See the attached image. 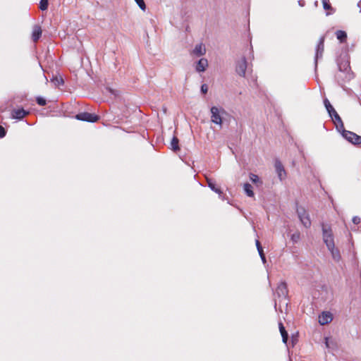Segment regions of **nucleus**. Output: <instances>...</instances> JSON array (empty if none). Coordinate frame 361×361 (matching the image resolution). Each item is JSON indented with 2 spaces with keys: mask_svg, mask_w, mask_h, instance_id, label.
<instances>
[{
  "mask_svg": "<svg viewBox=\"0 0 361 361\" xmlns=\"http://www.w3.org/2000/svg\"><path fill=\"white\" fill-rule=\"evenodd\" d=\"M323 240L327 248L333 249L335 245L332 231L329 226L322 224Z\"/></svg>",
  "mask_w": 361,
  "mask_h": 361,
  "instance_id": "1",
  "label": "nucleus"
},
{
  "mask_svg": "<svg viewBox=\"0 0 361 361\" xmlns=\"http://www.w3.org/2000/svg\"><path fill=\"white\" fill-rule=\"evenodd\" d=\"M211 111V121L212 123L219 125H222V117L221 114L225 113V111L222 108H218L216 106H212L210 109Z\"/></svg>",
  "mask_w": 361,
  "mask_h": 361,
  "instance_id": "2",
  "label": "nucleus"
},
{
  "mask_svg": "<svg viewBox=\"0 0 361 361\" xmlns=\"http://www.w3.org/2000/svg\"><path fill=\"white\" fill-rule=\"evenodd\" d=\"M297 214L301 223L306 228H309L311 226V221L309 214L302 207H298Z\"/></svg>",
  "mask_w": 361,
  "mask_h": 361,
  "instance_id": "3",
  "label": "nucleus"
},
{
  "mask_svg": "<svg viewBox=\"0 0 361 361\" xmlns=\"http://www.w3.org/2000/svg\"><path fill=\"white\" fill-rule=\"evenodd\" d=\"M342 135L345 137L348 141L351 142L353 145H360L361 144V136L357 135L356 133L346 130L344 128L343 129Z\"/></svg>",
  "mask_w": 361,
  "mask_h": 361,
  "instance_id": "4",
  "label": "nucleus"
},
{
  "mask_svg": "<svg viewBox=\"0 0 361 361\" xmlns=\"http://www.w3.org/2000/svg\"><path fill=\"white\" fill-rule=\"evenodd\" d=\"M75 118L79 121L94 123L99 120V116L88 112H82L76 114Z\"/></svg>",
  "mask_w": 361,
  "mask_h": 361,
  "instance_id": "5",
  "label": "nucleus"
},
{
  "mask_svg": "<svg viewBox=\"0 0 361 361\" xmlns=\"http://www.w3.org/2000/svg\"><path fill=\"white\" fill-rule=\"evenodd\" d=\"M335 78L338 83L343 85V83L353 78V73L352 72H337Z\"/></svg>",
  "mask_w": 361,
  "mask_h": 361,
  "instance_id": "6",
  "label": "nucleus"
},
{
  "mask_svg": "<svg viewBox=\"0 0 361 361\" xmlns=\"http://www.w3.org/2000/svg\"><path fill=\"white\" fill-rule=\"evenodd\" d=\"M247 68V61L245 57H243L240 60H239L237 62L235 71L240 76L245 77Z\"/></svg>",
  "mask_w": 361,
  "mask_h": 361,
  "instance_id": "7",
  "label": "nucleus"
},
{
  "mask_svg": "<svg viewBox=\"0 0 361 361\" xmlns=\"http://www.w3.org/2000/svg\"><path fill=\"white\" fill-rule=\"evenodd\" d=\"M324 50V37H321L316 48L315 64L317 65L319 59L322 57Z\"/></svg>",
  "mask_w": 361,
  "mask_h": 361,
  "instance_id": "8",
  "label": "nucleus"
},
{
  "mask_svg": "<svg viewBox=\"0 0 361 361\" xmlns=\"http://www.w3.org/2000/svg\"><path fill=\"white\" fill-rule=\"evenodd\" d=\"M274 166H275V170H276V172L277 173L279 178L281 180H284L286 177V172L285 171V169H284L282 163L279 160L276 159L275 161Z\"/></svg>",
  "mask_w": 361,
  "mask_h": 361,
  "instance_id": "9",
  "label": "nucleus"
},
{
  "mask_svg": "<svg viewBox=\"0 0 361 361\" xmlns=\"http://www.w3.org/2000/svg\"><path fill=\"white\" fill-rule=\"evenodd\" d=\"M288 288L287 285L285 282H281L277 286L276 290V293L279 298L286 299L288 295Z\"/></svg>",
  "mask_w": 361,
  "mask_h": 361,
  "instance_id": "10",
  "label": "nucleus"
},
{
  "mask_svg": "<svg viewBox=\"0 0 361 361\" xmlns=\"http://www.w3.org/2000/svg\"><path fill=\"white\" fill-rule=\"evenodd\" d=\"M208 60L206 58H201L195 63V68L198 73H202L206 71L208 67Z\"/></svg>",
  "mask_w": 361,
  "mask_h": 361,
  "instance_id": "11",
  "label": "nucleus"
},
{
  "mask_svg": "<svg viewBox=\"0 0 361 361\" xmlns=\"http://www.w3.org/2000/svg\"><path fill=\"white\" fill-rule=\"evenodd\" d=\"M206 54V47L203 43H199L195 45L191 51V54L195 56H201Z\"/></svg>",
  "mask_w": 361,
  "mask_h": 361,
  "instance_id": "12",
  "label": "nucleus"
},
{
  "mask_svg": "<svg viewBox=\"0 0 361 361\" xmlns=\"http://www.w3.org/2000/svg\"><path fill=\"white\" fill-rule=\"evenodd\" d=\"M29 114L28 111L25 110L24 109H18L12 111L11 117L15 119H23L25 116H26Z\"/></svg>",
  "mask_w": 361,
  "mask_h": 361,
  "instance_id": "13",
  "label": "nucleus"
},
{
  "mask_svg": "<svg viewBox=\"0 0 361 361\" xmlns=\"http://www.w3.org/2000/svg\"><path fill=\"white\" fill-rule=\"evenodd\" d=\"M329 115L332 118V120L336 125V127L338 130L344 128L343 123L340 116L336 111V110L334 111H333L332 114H329Z\"/></svg>",
  "mask_w": 361,
  "mask_h": 361,
  "instance_id": "14",
  "label": "nucleus"
},
{
  "mask_svg": "<svg viewBox=\"0 0 361 361\" xmlns=\"http://www.w3.org/2000/svg\"><path fill=\"white\" fill-rule=\"evenodd\" d=\"M332 321V316L330 312H322L319 316V323L321 325H325L330 323Z\"/></svg>",
  "mask_w": 361,
  "mask_h": 361,
  "instance_id": "15",
  "label": "nucleus"
},
{
  "mask_svg": "<svg viewBox=\"0 0 361 361\" xmlns=\"http://www.w3.org/2000/svg\"><path fill=\"white\" fill-rule=\"evenodd\" d=\"M207 183L208 187L212 191L219 194L220 197L222 196V195H223L222 191L221 190V189L219 188L216 187L215 182L212 179L207 178Z\"/></svg>",
  "mask_w": 361,
  "mask_h": 361,
  "instance_id": "16",
  "label": "nucleus"
},
{
  "mask_svg": "<svg viewBox=\"0 0 361 361\" xmlns=\"http://www.w3.org/2000/svg\"><path fill=\"white\" fill-rule=\"evenodd\" d=\"M338 72H351L350 63L348 61H339L338 62Z\"/></svg>",
  "mask_w": 361,
  "mask_h": 361,
  "instance_id": "17",
  "label": "nucleus"
},
{
  "mask_svg": "<svg viewBox=\"0 0 361 361\" xmlns=\"http://www.w3.org/2000/svg\"><path fill=\"white\" fill-rule=\"evenodd\" d=\"M42 35L41 27L38 25H35L32 29V38L34 42H37Z\"/></svg>",
  "mask_w": 361,
  "mask_h": 361,
  "instance_id": "18",
  "label": "nucleus"
},
{
  "mask_svg": "<svg viewBox=\"0 0 361 361\" xmlns=\"http://www.w3.org/2000/svg\"><path fill=\"white\" fill-rule=\"evenodd\" d=\"M279 331H280V333L282 336L283 342L284 343H286L288 341V332L286 331L285 327L282 322L279 323Z\"/></svg>",
  "mask_w": 361,
  "mask_h": 361,
  "instance_id": "19",
  "label": "nucleus"
},
{
  "mask_svg": "<svg viewBox=\"0 0 361 361\" xmlns=\"http://www.w3.org/2000/svg\"><path fill=\"white\" fill-rule=\"evenodd\" d=\"M328 250L331 252V256L335 261L338 262L341 260V256L340 254V251L335 247V245L333 247V249L328 248Z\"/></svg>",
  "mask_w": 361,
  "mask_h": 361,
  "instance_id": "20",
  "label": "nucleus"
},
{
  "mask_svg": "<svg viewBox=\"0 0 361 361\" xmlns=\"http://www.w3.org/2000/svg\"><path fill=\"white\" fill-rule=\"evenodd\" d=\"M256 247H257V251L259 252V255L261 257V259L262 261V262L264 264L266 263L267 260H266V257H265V255H264V251H263V248L259 243V241L258 240H256Z\"/></svg>",
  "mask_w": 361,
  "mask_h": 361,
  "instance_id": "21",
  "label": "nucleus"
},
{
  "mask_svg": "<svg viewBox=\"0 0 361 361\" xmlns=\"http://www.w3.org/2000/svg\"><path fill=\"white\" fill-rule=\"evenodd\" d=\"M243 189H244V191H245V194L248 197H254L255 194H254V192L252 190V185L250 183H245L243 185Z\"/></svg>",
  "mask_w": 361,
  "mask_h": 361,
  "instance_id": "22",
  "label": "nucleus"
},
{
  "mask_svg": "<svg viewBox=\"0 0 361 361\" xmlns=\"http://www.w3.org/2000/svg\"><path fill=\"white\" fill-rule=\"evenodd\" d=\"M336 35L337 39L340 41V42H345L347 39V33L343 30H337L336 32Z\"/></svg>",
  "mask_w": 361,
  "mask_h": 361,
  "instance_id": "23",
  "label": "nucleus"
},
{
  "mask_svg": "<svg viewBox=\"0 0 361 361\" xmlns=\"http://www.w3.org/2000/svg\"><path fill=\"white\" fill-rule=\"evenodd\" d=\"M171 149L173 151L179 149V140L176 137H173L171 142Z\"/></svg>",
  "mask_w": 361,
  "mask_h": 361,
  "instance_id": "24",
  "label": "nucleus"
},
{
  "mask_svg": "<svg viewBox=\"0 0 361 361\" xmlns=\"http://www.w3.org/2000/svg\"><path fill=\"white\" fill-rule=\"evenodd\" d=\"M324 104L329 114H332V112L335 111L334 108L332 106V105L331 104V103L329 102V101L327 99H325L324 100Z\"/></svg>",
  "mask_w": 361,
  "mask_h": 361,
  "instance_id": "25",
  "label": "nucleus"
},
{
  "mask_svg": "<svg viewBox=\"0 0 361 361\" xmlns=\"http://www.w3.org/2000/svg\"><path fill=\"white\" fill-rule=\"evenodd\" d=\"M250 179L253 183H255V184H258V183L262 184V183L260 178H259V176L254 173L250 174Z\"/></svg>",
  "mask_w": 361,
  "mask_h": 361,
  "instance_id": "26",
  "label": "nucleus"
},
{
  "mask_svg": "<svg viewBox=\"0 0 361 361\" xmlns=\"http://www.w3.org/2000/svg\"><path fill=\"white\" fill-rule=\"evenodd\" d=\"M36 102H37V104H39V106H45L47 104L46 99L40 96H38L36 97Z\"/></svg>",
  "mask_w": 361,
  "mask_h": 361,
  "instance_id": "27",
  "label": "nucleus"
},
{
  "mask_svg": "<svg viewBox=\"0 0 361 361\" xmlns=\"http://www.w3.org/2000/svg\"><path fill=\"white\" fill-rule=\"evenodd\" d=\"M48 8V0H41L39 4V8L42 11H45Z\"/></svg>",
  "mask_w": 361,
  "mask_h": 361,
  "instance_id": "28",
  "label": "nucleus"
},
{
  "mask_svg": "<svg viewBox=\"0 0 361 361\" xmlns=\"http://www.w3.org/2000/svg\"><path fill=\"white\" fill-rule=\"evenodd\" d=\"M322 4L324 10H332L331 4H329V0H322Z\"/></svg>",
  "mask_w": 361,
  "mask_h": 361,
  "instance_id": "29",
  "label": "nucleus"
},
{
  "mask_svg": "<svg viewBox=\"0 0 361 361\" xmlns=\"http://www.w3.org/2000/svg\"><path fill=\"white\" fill-rule=\"evenodd\" d=\"M137 4L138 5V6L140 7V8L142 11H145V8H146V5L144 2L143 0H134Z\"/></svg>",
  "mask_w": 361,
  "mask_h": 361,
  "instance_id": "30",
  "label": "nucleus"
},
{
  "mask_svg": "<svg viewBox=\"0 0 361 361\" xmlns=\"http://www.w3.org/2000/svg\"><path fill=\"white\" fill-rule=\"evenodd\" d=\"M300 233L298 232H296L291 235L290 238L293 242L297 243L300 240Z\"/></svg>",
  "mask_w": 361,
  "mask_h": 361,
  "instance_id": "31",
  "label": "nucleus"
},
{
  "mask_svg": "<svg viewBox=\"0 0 361 361\" xmlns=\"http://www.w3.org/2000/svg\"><path fill=\"white\" fill-rule=\"evenodd\" d=\"M208 85L207 84H202L201 85V92L202 94H207L208 92Z\"/></svg>",
  "mask_w": 361,
  "mask_h": 361,
  "instance_id": "32",
  "label": "nucleus"
},
{
  "mask_svg": "<svg viewBox=\"0 0 361 361\" xmlns=\"http://www.w3.org/2000/svg\"><path fill=\"white\" fill-rule=\"evenodd\" d=\"M6 134V132L5 128L3 126H0V138L5 137Z\"/></svg>",
  "mask_w": 361,
  "mask_h": 361,
  "instance_id": "33",
  "label": "nucleus"
},
{
  "mask_svg": "<svg viewBox=\"0 0 361 361\" xmlns=\"http://www.w3.org/2000/svg\"><path fill=\"white\" fill-rule=\"evenodd\" d=\"M352 221L353 224H358L360 223V218L359 216H355L353 218Z\"/></svg>",
  "mask_w": 361,
  "mask_h": 361,
  "instance_id": "34",
  "label": "nucleus"
},
{
  "mask_svg": "<svg viewBox=\"0 0 361 361\" xmlns=\"http://www.w3.org/2000/svg\"><path fill=\"white\" fill-rule=\"evenodd\" d=\"M56 81L58 85H63V80L62 78L58 79L57 78H56Z\"/></svg>",
  "mask_w": 361,
  "mask_h": 361,
  "instance_id": "35",
  "label": "nucleus"
},
{
  "mask_svg": "<svg viewBox=\"0 0 361 361\" xmlns=\"http://www.w3.org/2000/svg\"><path fill=\"white\" fill-rule=\"evenodd\" d=\"M325 344H326V346L327 348H329V344L328 338H326Z\"/></svg>",
  "mask_w": 361,
  "mask_h": 361,
  "instance_id": "36",
  "label": "nucleus"
},
{
  "mask_svg": "<svg viewBox=\"0 0 361 361\" xmlns=\"http://www.w3.org/2000/svg\"><path fill=\"white\" fill-rule=\"evenodd\" d=\"M357 6L360 8V12H361V1H360L357 4Z\"/></svg>",
  "mask_w": 361,
  "mask_h": 361,
  "instance_id": "37",
  "label": "nucleus"
},
{
  "mask_svg": "<svg viewBox=\"0 0 361 361\" xmlns=\"http://www.w3.org/2000/svg\"><path fill=\"white\" fill-rule=\"evenodd\" d=\"M299 4H300L301 6H303L302 2H301V1H299Z\"/></svg>",
  "mask_w": 361,
  "mask_h": 361,
  "instance_id": "38",
  "label": "nucleus"
}]
</instances>
